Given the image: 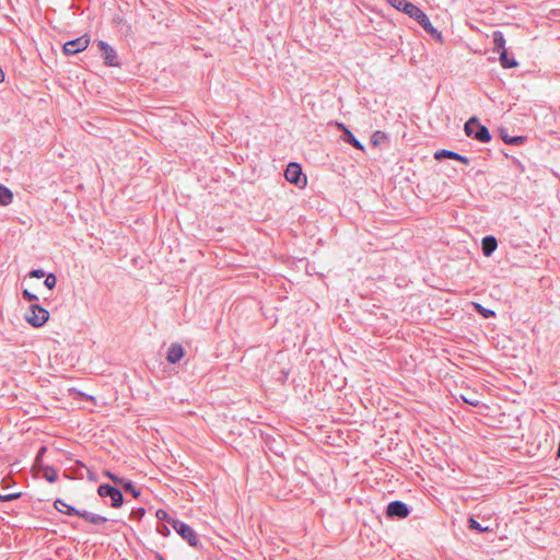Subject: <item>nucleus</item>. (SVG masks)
I'll return each mask as SVG.
<instances>
[{"instance_id": "0eeeda50", "label": "nucleus", "mask_w": 560, "mask_h": 560, "mask_svg": "<svg viewBox=\"0 0 560 560\" xmlns=\"http://www.w3.org/2000/svg\"><path fill=\"white\" fill-rule=\"evenodd\" d=\"M410 513V510L402 501H392L386 509L388 517L406 518Z\"/></svg>"}, {"instance_id": "f8f14e48", "label": "nucleus", "mask_w": 560, "mask_h": 560, "mask_svg": "<svg viewBox=\"0 0 560 560\" xmlns=\"http://www.w3.org/2000/svg\"><path fill=\"white\" fill-rule=\"evenodd\" d=\"M434 158L439 161L443 160V159H452V160H456V161H459L464 164H469L470 160L469 158L465 156V155H462L457 152H454V151H451V150H445V149H442V150H439L434 153Z\"/></svg>"}, {"instance_id": "9b49d317", "label": "nucleus", "mask_w": 560, "mask_h": 560, "mask_svg": "<svg viewBox=\"0 0 560 560\" xmlns=\"http://www.w3.org/2000/svg\"><path fill=\"white\" fill-rule=\"evenodd\" d=\"M184 354H185V350H184L183 346L178 342H173L170 345V347L167 349L166 360L170 363L175 364L183 359Z\"/></svg>"}, {"instance_id": "f03ea898", "label": "nucleus", "mask_w": 560, "mask_h": 560, "mask_svg": "<svg viewBox=\"0 0 560 560\" xmlns=\"http://www.w3.org/2000/svg\"><path fill=\"white\" fill-rule=\"evenodd\" d=\"M24 317L31 326L38 328L47 323L49 318V312L40 305L34 303L30 305Z\"/></svg>"}, {"instance_id": "a211bd4d", "label": "nucleus", "mask_w": 560, "mask_h": 560, "mask_svg": "<svg viewBox=\"0 0 560 560\" xmlns=\"http://www.w3.org/2000/svg\"><path fill=\"white\" fill-rule=\"evenodd\" d=\"M499 56L500 63L505 69L514 68L518 65L514 57H509L506 50H502Z\"/></svg>"}, {"instance_id": "423d86ee", "label": "nucleus", "mask_w": 560, "mask_h": 560, "mask_svg": "<svg viewBox=\"0 0 560 560\" xmlns=\"http://www.w3.org/2000/svg\"><path fill=\"white\" fill-rule=\"evenodd\" d=\"M89 44H90V38L86 35H84V36H81V37H78L75 39L65 43L62 49L66 55H69V56L75 55L78 52L85 50L88 48Z\"/></svg>"}, {"instance_id": "e433bc0d", "label": "nucleus", "mask_w": 560, "mask_h": 560, "mask_svg": "<svg viewBox=\"0 0 560 560\" xmlns=\"http://www.w3.org/2000/svg\"><path fill=\"white\" fill-rule=\"evenodd\" d=\"M471 406H477V402L469 401Z\"/></svg>"}, {"instance_id": "a878e982", "label": "nucleus", "mask_w": 560, "mask_h": 560, "mask_svg": "<svg viewBox=\"0 0 560 560\" xmlns=\"http://www.w3.org/2000/svg\"><path fill=\"white\" fill-rule=\"evenodd\" d=\"M44 284L49 290L54 289L57 284V278L54 273H48L45 276Z\"/></svg>"}, {"instance_id": "2f4dec72", "label": "nucleus", "mask_w": 560, "mask_h": 560, "mask_svg": "<svg viewBox=\"0 0 560 560\" xmlns=\"http://www.w3.org/2000/svg\"><path fill=\"white\" fill-rule=\"evenodd\" d=\"M28 276L31 278H37V279H40V278H44L46 276L45 271L43 269H33Z\"/></svg>"}, {"instance_id": "393cba45", "label": "nucleus", "mask_w": 560, "mask_h": 560, "mask_svg": "<svg viewBox=\"0 0 560 560\" xmlns=\"http://www.w3.org/2000/svg\"><path fill=\"white\" fill-rule=\"evenodd\" d=\"M468 527L472 530L485 533L488 532V527H483L478 521H476L474 517H469L468 520Z\"/></svg>"}, {"instance_id": "7ed1b4c3", "label": "nucleus", "mask_w": 560, "mask_h": 560, "mask_svg": "<svg viewBox=\"0 0 560 560\" xmlns=\"http://www.w3.org/2000/svg\"><path fill=\"white\" fill-rule=\"evenodd\" d=\"M172 527L183 539H185L189 544V546H198V535L191 526L179 520H172Z\"/></svg>"}, {"instance_id": "4468645a", "label": "nucleus", "mask_w": 560, "mask_h": 560, "mask_svg": "<svg viewBox=\"0 0 560 560\" xmlns=\"http://www.w3.org/2000/svg\"><path fill=\"white\" fill-rule=\"evenodd\" d=\"M386 2L395 8L397 11L404 12L405 14H409L411 11L409 8H413L415 4L411 2H408L407 0H386Z\"/></svg>"}, {"instance_id": "20e7f679", "label": "nucleus", "mask_w": 560, "mask_h": 560, "mask_svg": "<svg viewBox=\"0 0 560 560\" xmlns=\"http://www.w3.org/2000/svg\"><path fill=\"white\" fill-rule=\"evenodd\" d=\"M97 493L102 498H110V505L115 509L120 508L124 503L121 491L108 483L98 486Z\"/></svg>"}, {"instance_id": "6e6552de", "label": "nucleus", "mask_w": 560, "mask_h": 560, "mask_svg": "<svg viewBox=\"0 0 560 560\" xmlns=\"http://www.w3.org/2000/svg\"><path fill=\"white\" fill-rule=\"evenodd\" d=\"M97 46H98L100 50L103 52L105 65H107L109 67L118 66V62L116 61L117 54H116L115 49L110 45H108L104 40H100L97 43Z\"/></svg>"}, {"instance_id": "473e14b6", "label": "nucleus", "mask_w": 560, "mask_h": 560, "mask_svg": "<svg viewBox=\"0 0 560 560\" xmlns=\"http://www.w3.org/2000/svg\"><path fill=\"white\" fill-rule=\"evenodd\" d=\"M47 451V447L46 446H42L38 452H37V455H36V458H35V462L36 463H39L42 460V457L43 455L46 453Z\"/></svg>"}, {"instance_id": "aec40b11", "label": "nucleus", "mask_w": 560, "mask_h": 560, "mask_svg": "<svg viewBox=\"0 0 560 560\" xmlns=\"http://www.w3.org/2000/svg\"><path fill=\"white\" fill-rule=\"evenodd\" d=\"M54 506L56 510H58L60 513H63V514H67V515H71V516H74L73 513H70L69 509H75L74 506L72 505H69L67 504L63 500L61 499H57L55 502H54ZM75 516H78V514H75Z\"/></svg>"}, {"instance_id": "b1692460", "label": "nucleus", "mask_w": 560, "mask_h": 560, "mask_svg": "<svg viewBox=\"0 0 560 560\" xmlns=\"http://www.w3.org/2000/svg\"><path fill=\"white\" fill-rule=\"evenodd\" d=\"M475 310L482 315L485 318H491L495 316V312L483 307L481 304L474 302Z\"/></svg>"}, {"instance_id": "f704fd0d", "label": "nucleus", "mask_w": 560, "mask_h": 560, "mask_svg": "<svg viewBox=\"0 0 560 560\" xmlns=\"http://www.w3.org/2000/svg\"><path fill=\"white\" fill-rule=\"evenodd\" d=\"M4 81V72L0 68V83Z\"/></svg>"}, {"instance_id": "1a4fd4ad", "label": "nucleus", "mask_w": 560, "mask_h": 560, "mask_svg": "<svg viewBox=\"0 0 560 560\" xmlns=\"http://www.w3.org/2000/svg\"><path fill=\"white\" fill-rule=\"evenodd\" d=\"M69 511L70 513L78 514V516L94 525H101L107 522V518L105 516L95 514L86 510L69 509Z\"/></svg>"}, {"instance_id": "c756f323", "label": "nucleus", "mask_w": 560, "mask_h": 560, "mask_svg": "<svg viewBox=\"0 0 560 560\" xmlns=\"http://www.w3.org/2000/svg\"><path fill=\"white\" fill-rule=\"evenodd\" d=\"M104 475L117 485H122V482L125 481L124 478L118 477L117 475L110 472L109 470L104 471Z\"/></svg>"}, {"instance_id": "c85d7f7f", "label": "nucleus", "mask_w": 560, "mask_h": 560, "mask_svg": "<svg viewBox=\"0 0 560 560\" xmlns=\"http://www.w3.org/2000/svg\"><path fill=\"white\" fill-rule=\"evenodd\" d=\"M382 139H386V135L382 131H376L371 137V141L374 145H377Z\"/></svg>"}, {"instance_id": "7c9ffc66", "label": "nucleus", "mask_w": 560, "mask_h": 560, "mask_svg": "<svg viewBox=\"0 0 560 560\" xmlns=\"http://www.w3.org/2000/svg\"><path fill=\"white\" fill-rule=\"evenodd\" d=\"M156 517L161 521H166L168 524L172 525V520L171 517H168V514L166 511L164 510H158L156 511Z\"/></svg>"}, {"instance_id": "9d476101", "label": "nucleus", "mask_w": 560, "mask_h": 560, "mask_svg": "<svg viewBox=\"0 0 560 560\" xmlns=\"http://www.w3.org/2000/svg\"><path fill=\"white\" fill-rule=\"evenodd\" d=\"M338 128L342 130L341 139L343 142L351 144L353 148L364 151V145L354 137V135L342 122L337 124Z\"/></svg>"}, {"instance_id": "2eb2a0df", "label": "nucleus", "mask_w": 560, "mask_h": 560, "mask_svg": "<svg viewBox=\"0 0 560 560\" xmlns=\"http://www.w3.org/2000/svg\"><path fill=\"white\" fill-rule=\"evenodd\" d=\"M493 39V50L501 54L502 50H506L505 48V38L501 31H494L492 33Z\"/></svg>"}, {"instance_id": "c9c22d12", "label": "nucleus", "mask_w": 560, "mask_h": 560, "mask_svg": "<svg viewBox=\"0 0 560 560\" xmlns=\"http://www.w3.org/2000/svg\"><path fill=\"white\" fill-rule=\"evenodd\" d=\"M158 560H165V559L161 555H159Z\"/></svg>"}, {"instance_id": "72a5a7b5", "label": "nucleus", "mask_w": 560, "mask_h": 560, "mask_svg": "<svg viewBox=\"0 0 560 560\" xmlns=\"http://www.w3.org/2000/svg\"><path fill=\"white\" fill-rule=\"evenodd\" d=\"M144 509L140 508L137 511L132 512V514H136L138 517H141L144 514Z\"/></svg>"}, {"instance_id": "39448f33", "label": "nucleus", "mask_w": 560, "mask_h": 560, "mask_svg": "<svg viewBox=\"0 0 560 560\" xmlns=\"http://www.w3.org/2000/svg\"><path fill=\"white\" fill-rule=\"evenodd\" d=\"M284 177L289 183L294 184L299 187H303L306 185V176L303 174L302 167L299 163H289L284 171Z\"/></svg>"}, {"instance_id": "f257e3e1", "label": "nucleus", "mask_w": 560, "mask_h": 560, "mask_svg": "<svg viewBox=\"0 0 560 560\" xmlns=\"http://www.w3.org/2000/svg\"><path fill=\"white\" fill-rule=\"evenodd\" d=\"M465 133L482 143H488L491 140V135L489 129L479 124L476 117L469 118L464 126Z\"/></svg>"}, {"instance_id": "6ab92c4d", "label": "nucleus", "mask_w": 560, "mask_h": 560, "mask_svg": "<svg viewBox=\"0 0 560 560\" xmlns=\"http://www.w3.org/2000/svg\"><path fill=\"white\" fill-rule=\"evenodd\" d=\"M12 200H13L12 191L4 185L0 184V206H8L12 202Z\"/></svg>"}, {"instance_id": "ddd939ff", "label": "nucleus", "mask_w": 560, "mask_h": 560, "mask_svg": "<svg viewBox=\"0 0 560 560\" xmlns=\"http://www.w3.org/2000/svg\"><path fill=\"white\" fill-rule=\"evenodd\" d=\"M498 247V242L494 236H485L481 242V249L485 256L489 257Z\"/></svg>"}, {"instance_id": "4be33fe9", "label": "nucleus", "mask_w": 560, "mask_h": 560, "mask_svg": "<svg viewBox=\"0 0 560 560\" xmlns=\"http://www.w3.org/2000/svg\"><path fill=\"white\" fill-rule=\"evenodd\" d=\"M121 486L124 490L131 493L133 498H138L141 494V490L137 488L131 480L125 479Z\"/></svg>"}, {"instance_id": "cd10ccee", "label": "nucleus", "mask_w": 560, "mask_h": 560, "mask_svg": "<svg viewBox=\"0 0 560 560\" xmlns=\"http://www.w3.org/2000/svg\"><path fill=\"white\" fill-rule=\"evenodd\" d=\"M22 295H23V299L28 301V302H36V301H38V296L35 295L34 293H32L31 291H28L27 289H24L22 291Z\"/></svg>"}, {"instance_id": "dca6fc26", "label": "nucleus", "mask_w": 560, "mask_h": 560, "mask_svg": "<svg viewBox=\"0 0 560 560\" xmlns=\"http://www.w3.org/2000/svg\"><path fill=\"white\" fill-rule=\"evenodd\" d=\"M411 11L409 12L408 16L413 19L419 23V25H423V23L429 19L428 15L415 4L413 8H409Z\"/></svg>"}, {"instance_id": "f3484780", "label": "nucleus", "mask_w": 560, "mask_h": 560, "mask_svg": "<svg viewBox=\"0 0 560 560\" xmlns=\"http://www.w3.org/2000/svg\"><path fill=\"white\" fill-rule=\"evenodd\" d=\"M501 138L506 144L520 145L526 140L523 136H509L504 130H501Z\"/></svg>"}, {"instance_id": "bb28decb", "label": "nucleus", "mask_w": 560, "mask_h": 560, "mask_svg": "<svg viewBox=\"0 0 560 560\" xmlns=\"http://www.w3.org/2000/svg\"><path fill=\"white\" fill-rule=\"evenodd\" d=\"M20 497H21V492H13V493H8V494L0 493V501H2V502L13 501V500L19 499Z\"/></svg>"}, {"instance_id": "412c9836", "label": "nucleus", "mask_w": 560, "mask_h": 560, "mask_svg": "<svg viewBox=\"0 0 560 560\" xmlns=\"http://www.w3.org/2000/svg\"><path fill=\"white\" fill-rule=\"evenodd\" d=\"M43 477L48 482L52 483L58 480V471L51 466H46L43 471Z\"/></svg>"}, {"instance_id": "5701e85b", "label": "nucleus", "mask_w": 560, "mask_h": 560, "mask_svg": "<svg viewBox=\"0 0 560 560\" xmlns=\"http://www.w3.org/2000/svg\"><path fill=\"white\" fill-rule=\"evenodd\" d=\"M423 30L429 33L432 37L441 40L442 39V34L432 25L430 19H428L423 25H422Z\"/></svg>"}]
</instances>
